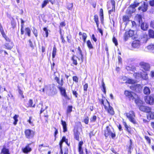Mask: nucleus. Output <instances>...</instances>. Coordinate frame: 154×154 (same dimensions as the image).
<instances>
[{"instance_id": "nucleus-36", "label": "nucleus", "mask_w": 154, "mask_h": 154, "mask_svg": "<svg viewBox=\"0 0 154 154\" xmlns=\"http://www.w3.org/2000/svg\"><path fill=\"white\" fill-rule=\"evenodd\" d=\"M57 52V48L55 45H54L53 48V49L52 52V57L53 58L55 57Z\"/></svg>"}, {"instance_id": "nucleus-35", "label": "nucleus", "mask_w": 154, "mask_h": 154, "mask_svg": "<svg viewBox=\"0 0 154 154\" xmlns=\"http://www.w3.org/2000/svg\"><path fill=\"white\" fill-rule=\"evenodd\" d=\"M87 45L89 49H92L93 47L90 40H88L86 42Z\"/></svg>"}, {"instance_id": "nucleus-46", "label": "nucleus", "mask_w": 154, "mask_h": 154, "mask_svg": "<svg viewBox=\"0 0 154 154\" xmlns=\"http://www.w3.org/2000/svg\"><path fill=\"white\" fill-rule=\"evenodd\" d=\"M112 41L115 44V45L116 46L118 45V41L116 38L115 37H113L112 38Z\"/></svg>"}, {"instance_id": "nucleus-3", "label": "nucleus", "mask_w": 154, "mask_h": 154, "mask_svg": "<svg viewBox=\"0 0 154 154\" xmlns=\"http://www.w3.org/2000/svg\"><path fill=\"white\" fill-rule=\"evenodd\" d=\"M104 135L106 138L108 137H111L112 139H114L116 136V134L114 131H112L109 126H107L104 131Z\"/></svg>"}, {"instance_id": "nucleus-6", "label": "nucleus", "mask_w": 154, "mask_h": 154, "mask_svg": "<svg viewBox=\"0 0 154 154\" xmlns=\"http://www.w3.org/2000/svg\"><path fill=\"white\" fill-rule=\"evenodd\" d=\"M144 100L146 104L150 105H153L154 104V94L145 96Z\"/></svg>"}, {"instance_id": "nucleus-47", "label": "nucleus", "mask_w": 154, "mask_h": 154, "mask_svg": "<svg viewBox=\"0 0 154 154\" xmlns=\"http://www.w3.org/2000/svg\"><path fill=\"white\" fill-rule=\"evenodd\" d=\"M0 31L3 36H5V33L4 31L3 28L1 24L0 23Z\"/></svg>"}, {"instance_id": "nucleus-22", "label": "nucleus", "mask_w": 154, "mask_h": 154, "mask_svg": "<svg viewBox=\"0 0 154 154\" xmlns=\"http://www.w3.org/2000/svg\"><path fill=\"white\" fill-rule=\"evenodd\" d=\"M140 78L143 80H147L148 79V76L146 72L143 71V72H140Z\"/></svg>"}, {"instance_id": "nucleus-7", "label": "nucleus", "mask_w": 154, "mask_h": 154, "mask_svg": "<svg viewBox=\"0 0 154 154\" xmlns=\"http://www.w3.org/2000/svg\"><path fill=\"white\" fill-rule=\"evenodd\" d=\"M124 94L126 98H128L129 101L134 100L135 99L134 95H136V94L133 92L127 90L125 91Z\"/></svg>"}, {"instance_id": "nucleus-24", "label": "nucleus", "mask_w": 154, "mask_h": 154, "mask_svg": "<svg viewBox=\"0 0 154 154\" xmlns=\"http://www.w3.org/2000/svg\"><path fill=\"white\" fill-rule=\"evenodd\" d=\"M130 16L124 15L122 16V19L123 22L125 23L126 24H128L130 21Z\"/></svg>"}, {"instance_id": "nucleus-30", "label": "nucleus", "mask_w": 154, "mask_h": 154, "mask_svg": "<svg viewBox=\"0 0 154 154\" xmlns=\"http://www.w3.org/2000/svg\"><path fill=\"white\" fill-rule=\"evenodd\" d=\"M148 34L150 38H154V31L152 29L148 30Z\"/></svg>"}, {"instance_id": "nucleus-48", "label": "nucleus", "mask_w": 154, "mask_h": 154, "mask_svg": "<svg viewBox=\"0 0 154 154\" xmlns=\"http://www.w3.org/2000/svg\"><path fill=\"white\" fill-rule=\"evenodd\" d=\"M97 119V116H93L90 119V122H95Z\"/></svg>"}, {"instance_id": "nucleus-9", "label": "nucleus", "mask_w": 154, "mask_h": 154, "mask_svg": "<svg viewBox=\"0 0 154 154\" xmlns=\"http://www.w3.org/2000/svg\"><path fill=\"white\" fill-rule=\"evenodd\" d=\"M58 89L60 91V94L62 96H63L67 100H70V98L67 95L66 90L64 88L60 86L58 87Z\"/></svg>"}, {"instance_id": "nucleus-37", "label": "nucleus", "mask_w": 154, "mask_h": 154, "mask_svg": "<svg viewBox=\"0 0 154 154\" xmlns=\"http://www.w3.org/2000/svg\"><path fill=\"white\" fill-rule=\"evenodd\" d=\"M148 113L147 115L148 117H149L150 119H154V112H148Z\"/></svg>"}, {"instance_id": "nucleus-34", "label": "nucleus", "mask_w": 154, "mask_h": 154, "mask_svg": "<svg viewBox=\"0 0 154 154\" xmlns=\"http://www.w3.org/2000/svg\"><path fill=\"white\" fill-rule=\"evenodd\" d=\"M1 154H10L9 151L8 149L4 147L2 150Z\"/></svg>"}, {"instance_id": "nucleus-18", "label": "nucleus", "mask_w": 154, "mask_h": 154, "mask_svg": "<svg viewBox=\"0 0 154 154\" xmlns=\"http://www.w3.org/2000/svg\"><path fill=\"white\" fill-rule=\"evenodd\" d=\"M25 134L27 138H30L33 137L34 132L28 129L26 130Z\"/></svg>"}, {"instance_id": "nucleus-52", "label": "nucleus", "mask_w": 154, "mask_h": 154, "mask_svg": "<svg viewBox=\"0 0 154 154\" xmlns=\"http://www.w3.org/2000/svg\"><path fill=\"white\" fill-rule=\"evenodd\" d=\"M44 111L45 112H46V113H45V117H46L47 119H45L46 121H47V117H48V115H47V111L46 110L45 111L44 110H43L42 109L41 110V113H42Z\"/></svg>"}, {"instance_id": "nucleus-40", "label": "nucleus", "mask_w": 154, "mask_h": 154, "mask_svg": "<svg viewBox=\"0 0 154 154\" xmlns=\"http://www.w3.org/2000/svg\"><path fill=\"white\" fill-rule=\"evenodd\" d=\"M32 104H33V101L32 100L30 99L29 100L28 102V106L29 107H34L35 106V104H34L32 106Z\"/></svg>"}, {"instance_id": "nucleus-1", "label": "nucleus", "mask_w": 154, "mask_h": 154, "mask_svg": "<svg viewBox=\"0 0 154 154\" xmlns=\"http://www.w3.org/2000/svg\"><path fill=\"white\" fill-rule=\"evenodd\" d=\"M78 50L79 52V56L78 55L76 56L73 55L71 57V60L72 61V64L75 66L78 65L77 59H78V62L80 64H81L83 62V55L81 48L79 46L78 47Z\"/></svg>"}, {"instance_id": "nucleus-59", "label": "nucleus", "mask_w": 154, "mask_h": 154, "mask_svg": "<svg viewBox=\"0 0 154 154\" xmlns=\"http://www.w3.org/2000/svg\"><path fill=\"white\" fill-rule=\"evenodd\" d=\"M149 2L150 6L152 7L154 6V0H150Z\"/></svg>"}, {"instance_id": "nucleus-33", "label": "nucleus", "mask_w": 154, "mask_h": 154, "mask_svg": "<svg viewBox=\"0 0 154 154\" xmlns=\"http://www.w3.org/2000/svg\"><path fill=\"white\" fill-rule=\"evenodd\" d=\"M94 19L95 22L96 23L97 27L99 26V21L98 16L97 14H95L94 16Z\"/></svg>"}, {"instance_id": "nucleus-32", "label": "nucleus", "mask_w": 154, "mask_h": 154, "mask_svg": "<svg viewBox=\"0 0 154 154\" xmlns=\"http://www.w3.org/2000/svg\"><path fill=\"white\" fill-rule=\"evenodd\" d=\"M22 150L24 153H27L31 151V148L29 146V145H28L25 148L22 149Z\"/></svg>"}, {"instance_id": "nucleus-51", "label": "nucleus", "mask_w": 154, "mask_h": 154, "mask_svg": "<svg viewBox=\"0 0 154 154\" xmlns=\"http://www.w3.org/2000/svg\"><path fill=\"white\" fill-rule=\"evenodd\" d=\"M127 83L129 84H133L135 83V81L133 79H129L127 80Z\"/></svg>"}, {"instance_id": "nucleus-14", "label": "nucleus", "mask_w": 154, "mask_h": 154, "mask_svg": "<svg viewBox=\"0 0 154 154\" xmlns=\"http://www.w3.org/2000/svg\"><path fill=\"white\" fill-rule=\"evenodd\" d=\"M140 3L139 2H134L132 4L130 5L129 8H131L132 10L131 11H130V12L131 13L134 12L136 11L135 8L139 5Z\"/></svg>"}, {"instance_id": "nucleus-21", "label": "nucleus", "mask_w": 154, "mask_h": 154, "mask_svg": "<svg viewBox=\"0 0 154 154\" xmlns=\"http://www.w3.org/2000/svg\"><path fill=\"white\" fill-rule=\"evenodd\" d=\"M140 45V42L138 40H134L132 43V46L134 48H136L139 47Z\"/></svg>"}, {"instance_id": "nucleus-26", "label": "nucleus", "mask_w": 154, "mask_h": 154, "mask_svg": "<svg viewBox=\"0 0 154 154\" xmlns=\"http://www.w3.org/2000/svg\"><path fill=\"white\" fill-rule=\"evenodd\" d=\"M135 20L137 21L139 24L141 23L142 21V17L140 14H137L135 17Z\"/></svg>"}, {"instance_id": "nucleus-8", "label": "nucleus", "mask_w": 154, "mask_h": 154, "mask_svg": "<svg viewBox=\"0 0 154 154\" xmlns=\"http://www.w3.org/2000/svg\"><path fill=\"white\" fill-rule=\"evenodd\" d=\"M73 134L74 138L77 141H79L80 138H81V135L80 132L79 131L78 128L74 127L73 129Z\"/></svg>"}, {"instance_id": "nucleus-45", "label": "nucleus", "mask_w": 154, "mask_h": 154, "mask_svg": "<svg viewBox=\"0 0 154 154\" xmlns=\"http://www.w3.org/2000/svg\"><path fill=\"white\" fill-rule=\"evenodd\" d=\"M73 4L72 3H69L67 5V8L68 10H71L72 8Z\"/></svg>"}, {"instance_id": "nucleus-58", "label": "nucleus", "mask_w": 154, "mask_h": 154, "mask_svg": "<svg viewBox=\"0 0 154 154\" xmlns=\"http://www.w3.org/2000/svg\"><path fill=\"white\" fill-rule=\"evenodd\" d=\"M54 128L55 129V131L54 132V135L55 137V139L56 138V135L58 133V131L57 129L56 128Z\"/></svg>"}, {"instance_id": "nucleus-53", "label": "nucleus", "mask_w": 154, "mask_h": 154, "mask_svg": "<svg viewBox=\"0 0 154 154\" xmlns=\"http://www.w3.org/2000/svg\"><path fill=\"white\" fill-rule=\"evenodd\" d=\"M72 92L73 94L75 96V98L78 97V93L75 90H72Z\"/></svg>"}, {"instance_id": "nucleus-17", "label": "nucleus", "mask_w": 154, "mask_h": 154, "mask_svg": "<svg viewBox=\"0 0 154 154\" xmlns=\"http://www.w3.org/2000/svg\"><path fill=\"white\" fill-rule=\"evenodd\" d=\"M83 143V141H79L78 143V151L79 152V154H83L84 153L82 147Z\"/></svg>"}, {"instance_id": "nucleus-49", "label": "nucleus", "mask_w": 154, "mask_h": 154, "mask_svg": "<svg viewBox=\"0 0 154 154\" xmlns=\"http://www.w3.org/2000/svg\"><path fill=\"white\" fill-rule=\"evenodd\" d=\"M73 81L75 83H78L79 82V78L76 76H73L72 77Z\"/></svg>"}, {"instance_id": "nucleus-38", "label": "nucleus", "mask_w": 154, "mask_h": 154, "mask_svg": "<svg viewBox=\"0 0 154 154\" xmlns=\"http://www.w3.org/2000/svg\"><path fill=\"white\" fill-rule=\"evenodd\" d=\"M72 106H68L66 109V113L67 114L70 113L72 111Z\"/></svg>"}, {"instance_id": "nucleus-4", "label": "nucleus", "mask_w": 154, "mask_h": 154, "mask_svg": "<svg viewBox=\"0 0 154 154\" xmlns=\"http://www.w3.org/2000/svg\"><path fill=\"white\" fill-rule=\"evenodd\" d=\"M136 33L134 30L130 29L126 31L124 35V38L125 41L128 40L130 37L135 38Z\"/></svg>"}, {"instance_id": "nucleus-41", "label": "nucleus", "mask_w": 154, "mask_h": 154, "mask_svg": "<svg viewBox=\"0 0 154 154\" xmlns=\"http://www.w3.org/2000/svg\"><path fill=\"white\" fill-rule=\"evenodd\" d=\"M144 138L146 140L147 143L149 144L150 145L151 143V140L150 138L148 136H144Z\"/></svg>"}, {"instance_id": "nucleus-29", "label": "nucleus", "mask_w": 154, "mask_h": 154, "mask_svg": "<svg viewBox=\"0 0 154 154\" xmlns=\"http://www.w3.org/2000/svg\"><path fill=\"white\" fill-rule=\"evenodd\" d=\"M14 46L13 43L12 42L9 43H6L5 45V48L8 50H11Z\"/></svg>"}, {"instance_id": "nucleus-57", "label": "nucleus", "mask_w": 154, "mask_h": 154, "mask_svg": "<svg viewBox=\"0 0 154 154\" xmlns=\"http://www.w3.org/2000/svg\"><path fill=\"white\" fill-rule=\"evenodd\" d=\"M44 31L45 32V36L47 37L48 35V30L47 29V28L45 27L43 29Z\"/></svg>"}, {"instance_id": "nucleus-20", "label": "nucleus", "mask_w": 154, "mask_h": 154, "mask_svg": "<svg viewBox=\"0 0 154 154\" xmlns=\"http://www.w3.org/2000/svg\"><path fill=\"white\" fill-rule=\"evenodd\" d=\"M111 2L112 5V9L108 11L109 14H110L112 12L115 11L116 2L114 0H111Z\"/></svg>"}, {"instance_id": "nucleus-11", "label": "nucleus", "mask_w": 154, "mask_h": 154, "mask_svg": "<svg viewBox=\"0 0 154 154\" xmlns=\"http://www.w3.org/2000/svg\"><path fill=\"white\" fill-rule=\"evenodd\" d=\"M139 65L145 71H149L150 68V66L149 64L144 62H141L139 63Z\"/></svg>"}, {"instance_id": "nucleus-15", "label": "nucleus", "mask_w": 154, "mask_h": 154, "mask_svg": "<svg viewBox=\"0 0 154 154\" xmlns=\"http://www.w3.org/2000/svg\"><path fill=\"white\" fill-rule=\"evenodd\" d=\"M148 5L145 2H144L143 4L141 6H140L138 8L139 11L141 10L143 12H146L148 9Z\"/></svg>"}, {"instance_id": "nucleus-5", "label": "nucleus", "mask_w": 154, "mask_h": 154, "mask_svg": "<svg viewBox=\"0 0 154 154\" xmlns=\"http://www.w3.org/2000/svg\"><path fill=\"white\" fill-rule=\"evenodd\" d=\"M125 115L130 122L134 124L137 123V122L135 119V114L133 111L131 110L129 111L128 112L126 113H125Z\"/></svg>"}, {"instance_id": "nucleus-63", "label": "nucleus", "mask_w": 154, "mask_h": 154, "mask_svg": "<svg viewBox=\"0 0 154 154\" xmlns=\"http://www.w3.org/2000/svg\"><path fill=\"white\" fill-rule=\"evenodd\" d=\"M64 154H68V148H64Z\"/></svg>"}, {"instance_id": "nucleus-2", "label": "nucleus", "mask_w": 154, "mask_h": 154, "mask_svg": "<svg viewBox=\"0 0 154 154\" xmlns=\"http://www.w3.org/2000/svg\"><path fill=\"white\" fill-rule=\"evenodd\" d=\"M98 100L99 103L101 105H103L104 109L108 114L111 116L113 115L115 112L113 108L110 105L109 102L106 100V102L104 103L103 99H99Z\"/></svg>"}, {"instance_id": "nucleus-23", "label": "nucleus", "mask_w": 154, "mask_h": 154, "mask_svg": "<svg viewBox=\"0 0 154 154\" xmlns=\"http://www.w3.org/2000/svg\"><path fill=\"white\" fill-rule=\"evenodd\" d=\"M149 27L148 24L144 22L141 23L140 25L141 29L143 31L147 30Z\"/></svg>"}, {"instance_id": "nucleus-19", "label": "nucleus", "mask_w": 154, "mask_h": 154, "mask_svg": "<svg viewBox=\"0 0 154 154\" xmlns=\"http://www.w3.org/2000/svg\"><path fill=\"white\" fill-rule=\"evenodd\" d=\"M61 124L63 128V132L64 133H65L68 131V128H67V125L65 121H64L62 120H61Z\"/></svg>"}, {"instance_id": "nucleus-13", "label": "nucleus", "mask_w": 154, "mask_h": 154, "mask_svg": "<svg viewBox=\"0 0 154 154\" xmlns=\"http://www.w3.org/2000/svg\"><path fill=\"white\" fill-rule=\"evenodd\" d=\"M139 108L140 111L146 113L150 112L151 110L150 107L142 105L139 106Z\"/></svg>"}, {"instance_id": "nucleus-25", "label": "nucleus", "mask_w": 154, "mask_h": 154, "mask_svg": "<svg viewBox=\"0 0 154 154\" xmlns=\"http://www.w3.org/2000/svg\"><path fill=\"white\" fill-rule=\"evenodd\" d=\"M101 84L102 85L101 86V90L104 93V94H106V88L103 79H102V80Z\"/></svg>"}, {"instance_id": "nucleus-62", "label": "nucleus", "mask_w": 154, "mask_h": 154, "mask_svg": "<svg viewBox=\"0 0 154 154\" xmlns=\"http://www.w3.org/2000/svg\"><path fill=\"white\" fill-rule=\"evenodd\" d=\"M54 79L57 82V83L60 85V79L59 77L57 76H56L54 78Z\"/></svg>"}, {"instance_id": "nucleus-44", "label": "nucleus", "mask_w": 154, "mask_h": 154, "mask_svg": "<svg viewBox=\"0 0 154 154\" xmlns=\"http://www.w3.org/2000/svg\"><path fill=\"white\" fill-rule=\"evenodd\" d=\"M31 30L29 28H26L25 29V33L27 34L29 36H30Z\"/></svg>"}, {"instance_id": "nucleus-61", "label": "nucleus", "mask_w": 154, "mask_h": 154, "mask_svg": "<svg viewBox=\"0 0 154 154\" xmlns=\"http://www.w3.org/2000/svg\"><path fill=\"white\" fill-rule=\"evenodd\" d=\"M60 38L63 44H65L66 42V41L64 38L63 35H61V36H60Z\"/></svg>"}, {"instance_id": "nucleus-39", "label": "nucleus", "mask_w": 154, "mask_h": 154, "mask_svg": "<svg viewBox=\"0 0 154 154\" xmlns=\"http://www.w3.org/2000/svg\"><path fill=\"white\" fill-rule=\"evenodd\" d=\"M89 120V117L88 116H87L85 117V118L83 119V121L85 124L88 125V124Z\"/></svg>"}, {"instance_id": "nucleus-50", "label": "nucleus", "mask_w": 154, "mask_h": 154, "mask_svg": "<svg viewBox=\"0 0 154 154\" xmlns=\"http://www.w3.org/2000/svg\"><path fill=\"white\" fill-rule=\"evenodd\" d=\"M88 83H85L83 86V88L84 91H87L88 90Z\"/></svg>"}, {"instance_id": "nucleus-54", "label": "nucleus", "mask_w": 154, "mask_h": 154, "mask_svg": "<svg viewBox=\"0 0 154 154\" xmlns=\"http://www.w3.org/2000/svg\"><path fill=\"white\" fill-rule=\"evenodd\" d=\"M91 39H93L95 42H96L97 41V39L95 37V35L94 34L92 35L91 36Z\"/></svg>"}, {"instance_id": "nucleus-28", "label": "nucleus", "mask_w": 154, "mask_h": 154, "mask_svg": "<svg viewBox=\"0 0 154 154\" xmlns=\"http://www.w3.org/2000/svg\"><path fill=\"white\" fill-rule=\"evenodd\" d=\"M123 123L125 128V130L128 132L129 133H131V128L128 125L126 122H123Z\"/></svg>"}, {"instance_id": "nucleus-56", "label": "nucleus", "mask_w": 154, "mask_h": 154, "mask_svg": "<svg viewBox=\"0 0 154 154\" xmlns=\"http://www.w3.org/2000/svg\"><path fill=\"white\" fill-rule=\"evenodd\" d=\"M148 49L150 50H154V45H150L148 46Z\"/></svg>"}, {"instance_id": "nucleus-43", "label": "nucleus", "mask_w": 154, "mask_h": 154, "mask_svg": "<svg viewBox=\"0 0 154 154\" xmlns=\"http://www.w3.org/2000/svg\"><path fill=\"white\" fill-rule=\"evenodd\" d=\"M18 117V115H15L13 119L14 120V124L15 125L17 124V122L18 121L17 118Z\"/></svg>"}, {"instance_id": "nucleus-64", "label": "nucleus", "mask_w": 154, "mask_h": 154, "mask_svg": "<svg viewBox=\"0 0 154 154\" xmlns=\"http://www.w3.org/2000/svg\"><path fill=\"white\" fill-rule=\"evenodd\" d=\"M150 26L153 28H154V20L152 21L150 23Z\"/></svg>"}, {"instance_id": "nucleus-60", "label": "nucleus", "mask_w": 154, "mask_h": 154, "mask_svg": "<svg viewBox=\"0 0 154 154\" xmlns=\"http://www.w3.org/2000/svg\"><path fill=\"white\" fill-rule=\"evenodd\" d=\"M66 26V23H65V22L64 21H63L61 22L60 23V25L59 27H64L65 26Z\"/></svg>"}, {"instance_id": "nucleus-10", "label": "nucleus", "mask_w": 154, "mask_h": 154, "mask_svg": "<svg viewBox=\"0 0 154 154\" xmlns=\"http://www.w3.org/2000/svg\"><path fill=\"white\" fill-rule=\"evenodd\" d=\"M130 88L136 93H139L141 91V87L140 84H136L131 85L130 86Z\"/></svg>"}, {"instance_id": "nucleus-16", "label": "nucleus", "mask_w": 154, "mask_h": 154, "mask_svg": "<svg viewBox=\"0 0 154 154\" xmlns=\"http://www.w3.org/2000/svg\"><path fill=\"white\" fill-rule=\"evenodd\" d=\"M79 41L82 40L84 42H85L86 39L87 37V34L85 32H79Z\"/></svg>"}, {"instance_id": "nucleus-12", "label": "nucleus", "mask_w": 154, "mask_h": 154, "mask_svg": "<svg viewBox=\"0 0 154 154\" xmlns=\"http://www.w3.org/2000/svg\"><path fill=\"white\" fill-rule=\"evenodd\" d=\"M65 142L66 144L68 146H70V143L68 142V139L66 138L65 136H63L61 140H60L59 143V145L60 148L62 147V144L63 143Z\"/></svg>"}, {"instance_id": "nucleus-55", "label": "nucleus", "mask_w": 154, "mask_h": 154, "mask_svg": "<svg viewBox=\"0 0 154 154\" xmlns=\"http://www.w3.org/2000/svg\"><path fill=\"white\" fill-rule=\"evenodd\" d=\"M134 100L135 103L137 104L140 103L141 101V100H140L139 98H137L136 99H135V98Z\"/></svg>"}, {"instance_id": "nucleus-42", "label": "nucleus", "mask_w": 154, "mask_h": 154, "mask_svg": "<svg viewBox=\"0 0 154 154\" xmlns=\"http://www.w3.org/2000/svg\"><path fill=\"white\" fill-rule=\"evenodd\" d=\"M140 72H136L134 73L133 76L135 79H138L140 77Z\"/></svg>"}, {"instance_id": "nucleus-27", "label": "nucleus", "mask_w": 154, "mask_h": 154, "mask_svg": "<svg viewBox=\"0 0 154 154\" xmlns=\"http://www.w3.org/2000/svg\"><path fill=\"white\" fill-rule=\"evenodd\" d=\"M143 92L144 94L148 95L150 94L151 91L149 87L146 86L144 87Z\"/></svg>"}, {"instance_id": "nucleus-31", "label": "nucleus", "mask_w": 154, "mask_h": 154, "mask_svg": "<svg viewBox=\"0 0 154 154\" xmlns=\"http://www.w3.org/2000/svg\"><path fill=\"white\" fill-rule=\"evenodd\" d=\"M132 140L131 139H130V145L128 146V154H131V149H133V148L132 146Z\"/></svg>"}]
</instances>
